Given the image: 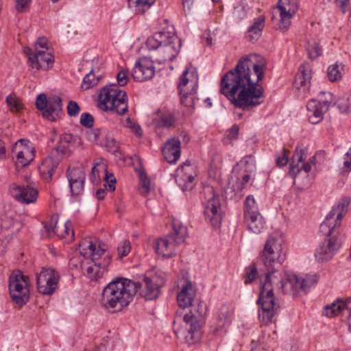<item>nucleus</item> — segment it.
Masks as SVG:
<instances>
[{"mask_svg":"<svg viewBox=\"0 0 351 351\" xmlns=\"http://www.w3.org/2000/svg\"><path fill=\"white\" fill-rule=\"evenodd\" d=\"M261 258L267 270L265 280L261 284L258 299V317L262 323L268 325L273 322L280 305L276 302L274 288L279 292L296 295L314 285L317 281L316 276L307 275L305 278L298 276L295 274H285L284 280L278 272L285 261V254L282 251L281 240L270 235L266 240Z\"/></svg>","mask_w":351,"mask_h":351,"instance_id":"1","label":"nucleus"},{"mask_svg":"<svg viewBox=\"0 0 351 351\" xmlns=\"http://www.w3.org/2000/svg\"><path fill=\"white\" fill-rule=\"evenodd\" d=\"M265 66V60L258 55L241 57L236 66L221 77L220 93L235 107L252 110L264 101V90L259 82Z\"/></svg>","mask_w":351,"mask_h":351,"instance_id":"2","label":"nucleus"},{"mask_svg":"<svg viewBox=\"0 0 351 351\" xmlns=\"http://www.w3.org/2000/svg\"><path fill=\"white\" fill-rule=\"evenodd\" d=\"M195 295L190 282L182 287L178 293L177 300L180 308L190 307L189 313H185L183 319L185 330L183 335L185 342L191 346L198 343L202 336V326L205 322L207 306L204 302L194 300Z\"/></svg>","mask_w":351,"mask_h":351,"instance_id":"3","label":"nucleus"},{"mask_svg":"<svg viewBox=\"0 0 351 351\" xmlns=\"http://www.w3.org/2000/svg\"><path fill=\"white\" fill-rule=\"evenodd\" d=\"M138 287V285L126 278L114 280L104 288L101 303L106 308L121 311L133 300Z\"/></svg>","mask_w":351,"mask_h":351,"instance_id":"4","label":"nucleus"},{"mask_svg":"<svg viewBox=\"0 0 351 351\" xmlns=\"http://www.w3.org/2000/svg\"><path fill=\"white\" fill-rule=\"evenodd\" d=\"M146 45L150 50H158L156 61L161 64L172 61L177 57L182 46V40L174 32L161 31L149 37Z\"/></svg>","mask_w":351,"mask_h":351,"instance_id":"5","label":"nucleus"},{"mask_svg":"<svg viewBox=\"0 0 351 351\" xmlns=\"http://www.w3.org/2000/svg\"><path fill=\"white\" fill-rule=\"evenodd\" d=\"M98 106L103 110L123 115L128 111L127 93L115 84L106 86L100 90Z\"/></svg>","mask_w":351,"mask_h":351,"instance_id":"6","label":"nucleus"},{"mask_svg":"<svg viewBox=\"0 0 351 351\" xmlns=\"http://www.w3.org/2000/svg\"><path fill=\"white\" fill-rule=\"evenodd\" d=\"M201 198L204 205L205 219L214 228H219L222 220V210L219 195L215 193L213 186H204L201 192Z\"/></svg>","mask_w":351,"mask_h":351,"instance_id":"7","label":"nucleus"},{"mask_svg":"<svg viewBox=\"0 0 351 351\" xmlns=\"http://www.w3.org/2000/svg\"><path fill=\"white\" fill-rule=\"evenodd\" d=\"M29 278L19 269L14 270L9 276L8 289L12 302L19 307L29 300Z\"/></svg>","mask_w":351,"mask_h":351,"instance_id":"8","label":"nucleus"},{"mask_svg":"<svg viewBox=\"0 0 351 351\" xmlns=\"http://www.w3.org/2000/svg\"><path fill=\"white\" fill-rule=\"evenodd\" d=\"M189 72L186 69L179 78L178 83V90L180 95V104L185 107L194 108L197 97V90L198 88V77L193 73L189 77Z\"/></svg>","mask_w":351,"mask_h":351,"instance_id":"9","label":"nucleus"},{"mask_svg":"<svg viewBox=\"0 0 351 351\" xmlns=\"http://www.w3.org/2000/svg\"><path fill=\"white\" fill-rule=\"evenodd\" d=\"M348 197L342 198L337 206H334L320 225V232L326 238L337 237L335 229L341 226V219L346 215L350 204Z\"/></svg>","mask_w":351,"mask_h":351,"instance_id":"10","label":"nucleus"},{"mask_svg":"<svg viewBox=\"0 0 351 351\" xmlns=\"http://www.w3.org/2000/svg\"><path fill=\"white\" fill-rule=\"evenodd\" d=\"M36 106L42 112L43 117L51 121H56L62 112V100L58 95L47 97L45 93H40L36 97Z\"/></svg>","mask_w":351,"mask_h":351,"instance_id":"11","label":"nucleus"},{"mask_svg":"<svg viewBox=\"0 0 351 351\" xmlns=\"http://www.w3.org/2000/svg\"><path fill=\"white\" fill-rule=\"evenodd\" d=\"M59 272L51 267H43L36 275L37 289L40 293L52 295L58 288Z\"/></svg>","mask_w":351,"mask_h":351,"instance_id":"12","label":"nucleus"},{"mask_svg":"<svg viewBox=\"0 0 351 351\" xmlns=\"http://www.w3.org/2000/svg\"><path fill=\"white\" fill-rule=\"evenodd\" d=\"M72 195H80L84 192L86 173L82 165L69 166L66 172Z\"/></svg>","mask_w":351,"mask_h":351,"instance_id":"13","label":"nucleus"},{"mask_svg":"<svg viewBox=\"0 0 351 351\" xmlns=\"http://www.w3.org/2000/svg\"><path fill=\"white\" fill-rule=\"evenodd\" d=\"M24 53L28 57L29 66L36 70H48L51 69L54 62L52 54L46 51H34L30 47H25Z\"/></svg>","mask_w":351,"mask_h":351,"instance_id":"14","label":"nucleus"},{"mask_svg":"<svg viewBox=\"0 0 351 351\" xmlns=\"http://www.w3.org/2000/svg\"><path fill=\"white\" fill-rule=\"evenodd\" d=\"M196 173L193 165L186 161L178 167L176 171V182L182 191H190L195 185Z\"/></svg>","mask_w":351,"mask_h":351,"instance_id":"15","label":"nucleus"},{"mask_svg":"<svg viewBox=\"0 0 351 351\" xmlns=\"http://www.w3.org/2000/svg\"><path fill=\"white\" fill-rule=\"evenodd\" d=\"M341 241L337 237L326 238L315 251V258L323 262L331 259L341 247Z\"/></svg>","mask_w":351,"mask_h":351,"instance_id":"16","label":"nucleus"},{"mask_svg":"<svg viewBox=\"0 0 351 351\" xmlns=\"http://www.w3.org/2000/svg\"><path fill=\"white\" fill-rule=\"evenodd\" d=\"M155 74V67L152 60L147 57L140 58L135 64L132 75L134 80L144 82L150 80Z\"/></svg>","mask_w":351,"mask_h":351,"instance_id":"17","label":"nucleus"},{"mask_svg":"<svg viewBox=\"0 0 351 351\" xmlns=\"http://www.w3.org/2000/svg\"><path fill=\"white\" fill-rule=\"evenodd\" d=\"M11 195L19 202L29 204L36 201L38 191L34 188L12 184L10 187Z\"/></svg>","mask_w":351,"mask_h":351,"instance_id":"18","label":"nucleus"},{"mask_svg":"<svg viewBox=\"0 0 351 351\" xmlns=\"http://www.w3.org/2000/svg\"><path fill=\"white\" fill-rule=\"evenodd\" d=\"M278 8L280 11V28L287 29L290 25V19L297 12L298 4L293 0H279Z\"/></svg>","mask_w":351,"mask_h":351,"instance_id":"19","label":"nucleus"},{"mask_svg":"<svg viewBox=\"0 0 351 351\" xmlns=\"http://www.w3.org/2000/svg\"><path fill=\"white\" fill-rule=\"evenodd\" d=\"M145 288L141 295L146 300L156 299L160 293V287L164 283L163 278H159L156 275L151 277H144Z\"/></svg>","mask_w":351,"mask_h":351,"instance_id":"20","label":"nucleus"},{"mask_svg":"<svg viewBox=\"0 0 351 351\" xmlns=\"http://www.w3.org/2000/svg\"><path fill=\"white\" fill-rule=\"evenodd\" d=\"M311 69L308 63H304L300 66L295 75L293 85L298 90H301L304 94L310 88L311 80Z\"/></svg>","mask_w":351,"mask_h":351,"instance_id":"21","label":"nucleus"},{"mask_svg":"<svg viewBox=\"0 0 351 351\" xmlns=\"http://www.w3.org/2000/svg\"><path fill=\"white\" fill-rule=\"evenodd\" d=\"M181 141L178 137H173L167 141L162 152L167 162L176 163L180 157Z\"/></svg>","mask_w":351,"mask_h":351,"instance_id":"22","label":"nucleus"},{"mask_svg":"<svg viewBox=\"0 0 351 351\" xmlns=\"http://www.w3.org/2000/svg\"><path fill=\"white\" fill-rule=\"evenodd\" d=\"M89 138L92 141H100L101 145L106 147L109 152H115L118 148L117 143L112 134L100 128L94 129L89 134Z\"/></svg>","mask_w":351,"mask_h":351,"instance_id":"23","label":"nucleus"},{"mask_svg":"<svg viewBox=\"0 0 351 351\" xmlns=\"http://www.w3.org/2000/svg\"><path fill=\"white\" fill-rule=\"evenodd\" d=\"M178 245L167 235L164 238L156 239L154 248L158 254L169 258L176 254V248Z\"/></svg>","mask_w":351,"mask_h":351,"instance_id":"24","label":"nucleus"},{"mask_svg":"<svg viewBox=\"0 0 351 351\" xmlns=\"http://www.w3.org/2000/svg\"><path fill=\"white\" fill-rule=\"evenodd\" d=\"M79 250L84 256L90 257L92 261H98L104 254L105 250L100 247L97 249L96 245L89 238L82 239L79 245Z\"/></svg>","mask_w":351,"mask_h":351,"instance_id":"25","label":"nucleus"},{"mask_svg":"<svg viewBox=\"0 0 351 351\" xmlns=\"http://www.w3.org/2000/svg\"><path fill=\"white\" fill-rule=\"evenodd\" d=\"M308 117L312 124L319 123L324 117V114L328 110L326 107L320 104L317 99H312L306 104Z\"/></svg>","mask_w":351,"mask_h":351,"instance_id":"26","label":"nucleus"},{"mask_svg":"<svg viewBox=\"0 0 351 351\" xmlns=\"http://www.w3.org/2000/svg\"><path fill=\"white\" fill-rule=\"evenodd\" d=\"M157 117L153 119V123L156 128H171L177 121L174 112H170L165 108L156 111Z\"/></svg>","mask_w":351,"mask_h":351,"instance_id":"27","label":"nucleus"},{"mask_svg":"<svg viewBox=\"0 0 351 351\" xmlns=\"http://www.w3.org/2000/svg\"><path fill=\"white\" fill-rule=\"evenodd\" d=\"M110 257H108V259L105 258L104 263L97 262V261H92L90 260V263L83 264L82 268L84 274L88 278L91 280H97V278L100 276V269H103L105 270L110 264Z\"/></svg>","mask_w":351,"mask_h":351,"instance_id":"28","label":"nucleus"},{"mask_svg":"<svg viewBox=\"0 0 351 351\" xmlns=\"http://www.w3.org/2000/svg\"><path fill=\"white\" fill-rule=\"evenodd\" d=\"M34 158V149L27 145L22 146L21 149L17 152L15 161L17 169L25 167L30 164Z\"/></svg>","mask_w":351,"mask_h":351,"instance_id":"29","label":"nucleus"},{"mask_svg":"<svg viewBox=\"0 0 351 351\" xmlns=\"http://www.w3.org/2000/svg\"><path fill=\"white\" fill-rule=\"evenodd\" d=\"M307 149L297 148L292 156V161L289 165V175L292 178H295L296 176L301 171L299 163L303 162L307 158Z\"/></svg>","mask_w":351,"mask_h":351,"instance_id":"30","label":"nucleus"},{"mask_svg":"<svg viewBox=\"0 0 351 351\" xmlns=\"http://www.w3.org/2000/svg\"><path fill=\"white\" fill-rule=\"evenodd\" d=\"M171 226L172 231L167 236L178 246L184 242L187 237V228L176 219L172 221Z\"/></svg>","mask_w":351,"mask_h":351,"instance_id":"31","label":"nucleus"},{"mask_svg":"<svg viewBox=\"0 0 351 351\" xmlns=\"http://www.w3.org/2000/svg\"><path fill=\"white\" fill-rule=\"evenodd\" d=\"M57 167L58 162L51 156H48L43 160L39 167V171L43 179L47 182H49Z\"/></svg>","mask_w":351,"mask_h":351,"instance_id":"32","label":"nucleus"},{"mask_svg":"<svg viewBox=\"0 0 351 351\" xmlns=\"http://www.w3.org/2000/svg\"><path fill=\"white\" fill-rule=\"evenodd\" d=\"M265 26V17L259 16L254 19L253 23L247 29V38L251 43H254L260 38Z\"/></svg>","mask_w":351,"mask_h":351,"instance_id":"33","label":"nucleus"},{"mask_svg":"<svg viewBox=\"0 0 351 351\" xmlns=\"http://www.w3.org/2000/svg\"><path fill=\"white\" fill-rule=\"evenodd\" d=\"M82 143L81 138L78 136H73L71 134H63L59 140V145L56 147L58 152L67 154L70 152L69 145H80Z\"/></svg>","mask_w":351,"mask_h":351,"instance_id":"34","label":"nucleus"},{"mask_svg":"<svg viewBox=\"0 0 351 351\" xmlns=\"http://www.w3.org/2000/svg\"><path fill=\"white\" fill-rule=\"evenodd\" d=\"M248 229L255 233H261L264 228L265 222L259 213H252V215L244 217Z\"/></svg>","mask_w":351,"mask_h":351,"instance_id":"35","label":"nucleus"},{"mask_svg":"<svg viewBox=\"0 0 351 351\" xmlns=\"http://www.w3.org/2000/svg\"><path fill=\"white\" fill-rule=\"evenodd\" d=\"M155 1L156 0H128V4L136 14H143L151 8Z\"/></svg>","mask_w":351,"mask_h":351,"instance_id":"36","label":"nucleus"},{"mask_svg":"<svg viewBox=\"0 0 351 351\" xmlns=\"http://www.w3.org/2000/svg\"><path fill=\"white\" fill-rule=\"evenodd\" d=\"M346 303L338 298L330 304L326 306L323 311V314L327 317H334L338 315L346 308Z\"/></svg>","mask_w":351,"mask_h":351,"instance_id":"37","label":"nucleus"},{"mask_svg":"<svg viewBox=\"0 0 351 351\" xmlns=\"http://www.w3.org/2000/svg\"><path fill=\"white\" fill-rule=\"evenodd\" d=\"M308 58L311 60H315L322 53V49L319 44L314 39L308 40L306 46Z\"/></svg>","mask_w":351,"mask_h":351,"instance_id":"38","label":"nucleus"},{"mask_svg":"<svg viewBox=\"0 0 351 351\" xmlns=\"http://www.w3.org/2000/svg\"><path fill=\"white\" fill-rule=\"evenodd\" d=\"M101 79V75H96L92 69L85 75L81 86L84 90H88L97 85Z\"/></svg>","mask_w":351,"mask_h":351,"instance_id":"39","label":"nucleus"},{"mask_svg":"<svg viewBox=\"0 0 351 351\" xmlns=\"http://www.w3.org/2000/svg\"><path fill=\"white\" fill-rule=\"evenodd\" d=\"M43 227L47 232V236L50 235L51 232H53L54 234H56L58 236H61V237L65 236L62 233H59V232H58V216H56V215H53L51 217L49 222H46V221L43 222Z\"/></svg>","mask_w":351,"mask_h":351,"instance_id":"40","label":"nucleus"},{"mask_svg":"<svg viewBox=\"0 0 351 351\" xmlns=\"http://www.w3.org/2000/svg\"><path fill=\"white\" fill-rule=\"evenodd\" d=\"M252 213H258L256 201L253 195H247L244 202V217L252 215Z\"/></svg>","mask_w":351,"mask_h":351,"instance_id":"41","label":"nucleus"},{"mask_svg":"<svg viewBox=\"0 0 351 351\" xmlns=\"http://www.w3.org/2000/svg\"><path fill=\"white\" fill-rule=\"evenodd\" d=\"M248 8L244 3L237 4L233 11V17L237 21H240L246 18L247 14Z\"/></svg>","mask_w":351,"mask_h":351,"instance_id":"42","label":"nucleus"},{"mask_svg":"<svg viewBox=\"0 0 351 351\" xmlns=\"http://www.w3.org/2000/svg\"><path fill=\"white\" fill-rule=\"evenodd\" d=\"M6 103L12 112H19L23 109V104L20 100L11 95L7 96Z\"/></svg>","mask_w":351,"mask_h":351,"instance_id":"43","label":"nucleus"},{"mask_svg":"<svg viewBox=\"0 0 351 351\" xmlns=\"http://www.w3.org/2000/svg\"><path fill=\"white\" fill-rule=\"evenodd\" d=\"M258 276L257 268L254 265H250L245 267L244 274L245 284H250Z\"/></svg>","mask_w":351,"mask_h":351,"instance_id":"44","label":"nucleus"},{"mask_svg":"<svg viewBox=\"0 0 351 351\" xmlns=\"http://www.w3.org/2000/svg\"><path fill=\"white\" fill-rule=\"evenodd\" d=\"M328 77L330 82H336L341 78V72L338 64H334L328 66L327 72Z\"/></svg>","mask_w":351,"mask_h":351,"instance_id":"45","label":"nucleus"},{"mask_svg":"<svg viewBox=\"0 0 351 351\" xmlns=\"http://www.w3.org/2000/svg\"><path fill=\"white\" fill-rule=\"evenodd\" d=\"M106 171V168L104 165L96 164L91 169L90 174V180L94 185L98 184L101 181L99 172Z\"/></svg>","mask_w":351,"mask_h":351,"instance_id":"46","label":"nucleus"},{"mask_svg":"<svg viewBox=\"0 0 351 351\" xmlns=\"http://www.w3.org/2000/svg\"><path fill=\"white\" fill-rule=\"evenodd\" d=\"M317 100L318 102H320L321 105L326 107L327 110H328L334 101L333 95L330 92H321L318 95Z\"/></svg>","mask_w":351,"mask_h":351,"instance_id":"47","label":"nucleus"},{"mask_svg":"<svg viewBox=\"0 0 351 351\" xmlns=\"http://www.w3.org/2000/svg\"><path fill=\"white\" fill-rule=\"evenodd\" d=\"M289 151L285 148L276 154V163L278 167H282L287 165L289 161Z\"/></svg>","mask_w":351,"mask_h":351,"instance_id":"48","label":"nucleus"},{"mask_svg":"<svg viewBox=\"0 0 351 351\" xmlns=\"http://www.w3.org/2000/svg\"><path fill=\"white\" fill-rule=\"evenodd\" d=\"M239 165L246 167L245 172L252 173L255 169V161L252 155H247L243 157L240 160Z\"/></svg>","mask_w":351,"mask_h":351,"instance_id":"49","label":"nucleus"},{"mask_svg":"<svg viewBox=\"0 0 351 351\" xmlns=\"http://www.w3.org/2000/svg\"><path fill=\"white\" fill-rule=\"evenodd\" d=\"M124 126L128 128H130V130L134 134H135L136 136L140 137L143 134V131L141 126L138 124L134 123L130 117H128L125 119Z\"/></svg>","mask_w":351,"mask_h":351,"instance_id":"50","label":"nucleus"},{"mask_svg":"<svg viewBox=\"0 0 351 351\" xmlns=\"http://www.w3.org/2000/svg\"><path fill=\"white\" fill-rule=\"evenodd\" d=\"M131 246L128 240H124L121 242L117 248L118 255L120 258L126 256L130 252Z\"/></svg>","mask_w":351,"mask_h":351,"instance_id":"51","label":"nucleus"},{"mask_svg":"<svg viewBox=\"0 0 351 351\" xmlns=\"http://www.w3.org/2000/svg\"><path fill=\"white\" fill-rule=\"evenodd\" d=\"M80 123L88 128H91L94 124V118L88 112L82 113L80 117Z\"/></svg>","mask_w":351,"mask_h":351,"instance_id":"52","label":"nucleus"},{"mask_svg":"<svg viewBox=\"0 0 351 351\" xmlns=\"http://www.w3.org/2000/svg\"><path fill=\"white\" fill-rule=\"evenodd\" d=\"M80 111L77 103L74 101H69L67 106V113L70 117H76Z\"/></svg>","mask_w":351,"mask_h":351,"instance_id":"53","label":"nucleus"},{"mask_svg":"<svg viewBox=\"0 0 351 351\" xmlns=\"http://www.w3.org/2000/svg\"><path fill=\"white\" fill-rule=\"evenodd\" d=\"M14 218L12 215H3L1 218L0 226L2 229H9L14 225Z\"/></svg>","mask_w":351,"mask_h":351,"instance_id":"54","label":"nucleus"},{"mask_svg":"<svg viewBox=\"0 0 351 351\" xmlns=\"http://www.w3.org/2000/svg\"><path fill=\"white\" fill-rule=\"evenodd\" d=\"M117 80L120 86L126 85L129 80L128 71L123 69L121 70L117 75Z\"/></svg>","mask_w":351,"mask_h":351,"instance_id":"55","label":"nucleus"},{"mask_svg":"<svg viewBox=\"0 0 351 351\" xmlns=\"http://www.w3.org/2000/svg\"><path fill=\"white\" fill-rule=\"evenodd\" d=\"M45 49H48L47 40L45 37H40L35 43V49L34 51H45Z\"/></svg>","mask_w":351,"mask_h":351,"instance_id":"56","label":"nucleus"},{"mask_svg":"<svg viewBox=\"0 0 351 351\" xmlns=\"http://www.w3.org/2000/svg\"><path fill=\"white\" fill-rule=\"evenodd\" d=\"M239 128L237 125H233L226 134V138L230 140L235 139L237 138L239 134Z\"/></svg>","mask_w":351,"mask_h":351,"instance_id":"57","label":"nucleus"},{"mask_svg":"<svg viewBox=\"0 0 351 351\" xmlns=\"http://www.w3.org/2000/svg\"><path fill=\"white\" fill-rule=\"evenodd\" d=\"M140 178V184L141 186L144 189L145 192L147 193L149 191V180L148 179L147 175L145 173H141L139 175Z\"/></svg>","mask_w":351,"mask_h":351,"instance_id":"58","label":"nucleus"},{"mask_svg":"<svg viewBox=\"0 0 351 351\" xmlns=\"http://www.w3.org/2000/svg\"><path fill=\"white\" fill-rule=\"evenodd\" d=\"M229 313L228 311L223 312V309L221 310L220 313L219 314V321L217 323V328H222L227 319H228Z\"/></svg>","mask_w":351,"mask_h":351,"instance_id":"59","label":"nucleus"},{"mask_svg":"<svg viewBox=\"0 0 351 351\" xmlns=\"http://www.w3.org/2000/svg\"><path fill=\"white\" fill-rule=\"evenodd\" d=\"M345 161L343 162V171H351V147L346 152Z\"/></svg>","mask_w":351,"mask_h":351,"instance_id":"60","label":"nucleus"},{"mask_svg":"<svg viewBox=\"0 0 351 351\" xmlns=\"http://www.w3.org/2000/svg\"><path fill=\"white\" fill-rule=\"evenodd\" d=\"M251 173L250 172H246V173L242 175L241 181L240 183V186H239V190H243L245 189V185L249 182L251 179Z\"/></svg>","mask_w":351,"mask_h":351,"instance_id":"61","label":"nucleus"},{"mask_svg":"<svg viewBox=\"0 0 351 351\" xmlns=\"http://www.w3.org/2000/svg\"><path fill=\"white\" fill-rule=\"evenodd\" d=\"M31 0H16V8L18 11L22 12L28 5Z\"/></svg>","mask_w":351,"mask_h":351,"instance_id":"62","label":"nucleus"},{"mask_svg":"<svg viewBox=\"0 0 351 351\" xmlns=\"http://www.w3.org/2000/svg\"><path fill=\"white\" fill-rule=\"evenodd\" d=\"M104 179L106 180V182H107V184H105V187L106 188V189H108V191H113L115 190V182H116V179L114 178V179H111L110 181H108V175L107 173L105 174V176H104Z\"/></svg>","mask_w":351,"mask_h":351,"instance_id":"63","label":"nucleus"},{"mask_svg":"<svg viewBox=\"0 0 351 351\" xmlns=\"http://www.w3.org/2000/svg\"><path fill=\"white\" fill-rule=\"evenodd\" d=\"M64 232L66 235L69 234V232H71L72 235L74 234V231L72 229V223L70 221H67L64 224Z\"/></svg>","mask_w":351,"mask_h":351,"instance_id":"64","label":"nucleus"}]
</instances>
